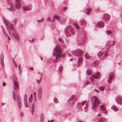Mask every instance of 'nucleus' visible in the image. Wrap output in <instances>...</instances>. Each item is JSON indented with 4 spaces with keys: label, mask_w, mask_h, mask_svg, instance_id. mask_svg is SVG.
Listing matches in <instances>:
<instances>
[{
    "label": "nucleus",
    "mask_w": 122,
    "mask_h": 122,
    "mask_svg": "<svg viewBox=\"0 0 122 122\" xmlns=\"http://www.w3.org/2000/svg\"><path fill=\"white\" fill-rule=\"evenodd\" d=\"M29 41L30 42L32 43V42H34V41H35V39L34 38L32 39V40L31 42L30 41V40H29Z\"/></svg>",
    "instance_id": "6e6d98bb"
},
{
    "label": "nucleus",
    "mask_w": 122,
    "mask_h": 122,
    "mask_svg": "<svg viewBox=\"0 0 122 122\" xmlns=\"http://www.w3.org/2000/svg\"><path fill=\"white\" fill-rule=\"evenodd\" d=\"M17 99L18 103L19 108L20 109L21 107V102L20 97L18 96L17 97Z\"/></svg>",
    "instance_id": "9b49d317"
},
{
    "label": "nucleus",
    "mask_w": 122,
    "mask_h": 122,
    "mask_svg": "<svg viewBox=\"0 0 122 122\" xmlns=\"http://www.w3.org/2000/svg\"><path fill=\"white\" fill-rule=\"evenodd\" d=\"M110 18V15L107 14H104L103 15V19L106 21H108Z\"/></svg>",
    "instance_id": "6e6552de"
},
{
    "label": "nucleus",
    "mask_w": 122,
    "mask_h": 122,
    "mask_svg": "<svg viewBox=\"0 0 122 122\" xmlns=\"http://www.w3.org/2000/svg\"><path fill=\"white\" fill-rule=\"evenodd\" d=\"M4 54H2L0 56L1 59V66L2 67L4 66Z\"/></svg>",
    "instance_id": "2eb2a0df"
},
{
    "label": "nucleus",
    "mask_w": 122,
    "mask_h": 122,
    "mask_svg": "<svg viewBox=\"0 0 122 122\" xmlns=\"http://www.w3.org/2000/svg\"><path fill=\"white\" fill-rule=\"evenodd\" d=\"M75 96L74 95H72L70 99L68 100V101L69 102V101H72L73 100L74 102L76 100L77 98H75Z\"/></svg>",
    "instance_id": "a211bd4d"
},
{
    "label": "nucleus",
    "mask_w": 122,
    "mask_h": 122,
    "mask_svg": "<svg viewBox=\"0 0 122 122\" xmlns=\"http://www.w3.org/2000/svg\"><path fill=\"white\" fill-rule=\"evenodd\" d=\"M17 78L15 74H14L13 76V82L15 81H17Z\"/></svg>",
    "instance_id": "2f4dec72"
},
{
    "label": "nucleus",
    "mask_w": 122,
    "mask_h": 122,
    "mask_svg": "<svg viewBox=\"0 0 122 122\" xmlns=\"http://www.w3.org/2000/svg\"><path fill=\"white\" fill-rule=\"evenodd\" d=\"M23 9L24 11H30V10H29L28 7L26 5H25L23 7Z\"/></svg>",
    "instance_id": "6ab92c4d"
},
{
    "label": "nucleus",
    "mask_w": 122,
    "mask_h": 122,
    "mask_svg": "<svg viewBox=\"0 0 122 122\" xmlns=\"http://www.w3.org/2000/svg\"><path fill=\"white\" fill-rule=\"evenodd\" d=\"M113 43L111 45H110V46H114L115 44V42L114 41H113Z\"/></svg>",
    "instance_id": "603ef678"
},
{
    "label": "nucleus",
    "mask_w": 122,
    "mask_h": 122,
    "mask_svg": "<svg viewBox=\"0 0 122 122\" xmlns=\"http://www.w3.org/2000/svg\"><path fill=\"white\" fill-rule=\"evenodd\" d=\"M106 33L108 35H112V32L109 30H106Z\"/></svg>",
    "instance_id": "b1692460"
},
{
    "label": "nucleus",
    "mask_w": 122,
    "mask_h": 122,
    "mask_svg": "<svg viewBox=\"0 0 122 122\" xmlns=\"http://www.w3.org/2000/svg\"><path fill=\"white\" fill-rule=\"evenodd\" d=\"M54 101L56 103H57L58 102V100L56 97H54Z\"/></svg>",
    "instance_id": "f704fd0d"
},
{
    "label": "nucleus",
    "mask_w": 122,
    "mask_h": 122,
    "mask_svg": "<svg viewBox=\"0 0 122 122\" xmlns=\"http://www.w3.org/2000/svg\"><path fill=\"white\" fill-rule=\"evenodd\" d=\"M63 68V67L62 66H60L58 70L60 72H61L62 71V69Z\"/></svg>",
    "instance_id": "e433bc0d"
},
{
    "label": "nucleus",
    "mask_w": 122,
    "mask_h": 122,
    "mask_svg": "<svg viewBox=\"0 0 122 122\" xmlns=\"http://www.w3.org/2000/svg\"><path fill=\"white\" fill-rule=\"evenodd\" d=\"M99 89L101 91H103L105 89V87L103 86H100L98 87Z\"/></svg>",
    "instance_id": "72a5a7b5"
},
{
    "label": "nucleus",
    "mask_w": 122,
    "mask_h": 122,
    "mask_svg": "<svg viewBox=\"0 0 122 122\" xmlns=\"http://www.w3.org/2000/svg\"><path fill=\"white\" fill-rule=\"evenodd\" d=\"M32 97H32V94H31V95H30V97L29 98H32Z\"/></svg>",
    "instance_id": "69168bd1"
},
{
    "label": "nucleus",
    "mask_w": 122,
    "mask_h": 122,
    "mask_svg": "<svg viewBox=\"0 0 122 122\" xmlns=\"http://www.w3.org/2000/svg\"><path fill=\"white\" fill-rule=\"evenodd\" d=\"M104 24L103 22H99L97 24L96 26L97 27L102 28L104 27Z\"/></svg>",
    "instance_id": "ddd939ff"
},
{
    "label": "nucleus",
    "mask_w": 122,
    "mask_h": 122,
    "mask_svg": "<svg viewBox=\"0 0 122 122\" xmlns=\"http://www.w3.org/2000/svg\"><path fill=\"white\" fill-rule=\"evenodd\" d=\"M12 95L13 98L14 100H15V94L13 93H12Z\"/></svg>",
    "instance_id": "09e8293b"
},
{
    "label": "nucleus",
    "mask_w": 122,
    "mask_h": 122,
    "mask_svg": "<svg viewBox=\"0 0 122 122\" xmlns=\"http://www.w3.org/2000/svg\"><path fill=\"white\" fill-rule=\"evenodd\" d=\"M7 27L8 28V32L9 33L10 35L12 33L11 31H13L12 33L13 36L15 37V39L18 41L19 40V39L18 37V35L15 31V30L14 28L12 26L11 24H10V25L7 26Z\"/></svg>",
    "instance_id": "7ed1b4c3"
},
{
    "label": "nucleus",
    "mask_w": 122,
    "mask_h": 122,
    "mask_svg": "<svg viewBox=\"0 0 122 122\" xmlns=\"http://www.w3.org/2000/svg\"><path fill=\"white\" fill-rule=\"evenodd\" d=\"M79 23L80 25H81L83 24H86V23L85 21L84 20L82 19L80 20L79 22Z\"/></svg>",
    "instance_id": "a878e982"
},
{
    "label": "nucleus",
    "mask_w": 122,
    "mask_h": 122,
    "mask_svg": "<svg viewBox=\"0 0 122 122\" xmlns=\"http://www.w3.org/2000/svg\"><path fill=\"white\" fill-rule=\"evenodd\" d=\"M66 9V7H64L63 9V10L65 11Z\"/></svg>",
    "instance_id": "774afa93"
},
{
    "label": "nucleus",
    "mask_w": 122,
    "mask_h": 122,
    "mask_svg": "<svg viewBox=\"0 0 122 122\" xmlns=\"http://www.w3.org/2000/svg\"><path fill=\"white\" fill-rule=\"evenodd\" d=\"M34 103H33L32 105V108H31L32 109L35 110V108L34 107Z\"/></svg>",
    "instance_id": "3c124183"
},
{
    "label": "nucleus",
    "mask_w": 122,
    "mask_h": 122,
    "mask_svg": "<svg viewBox=\"0 0 122 122\" xmlns=\"http://www.w3.org/2000/svg\"><path fill=\"white\" fill-rule=\"evenodd\" d=\"M43 88L41 86H39L38 90L37 93L38 99L39 100H41L42 97L43 93Z\"/></svg>",
    "instance_id": "20e7f679"
},
{
    "label": "nucleus",
    "mask_w": 122,
    "mask_h": 122,
    "mask_svg": "<svg viewBox=\"0 0 122 122\" xmlns=\"http://www.w3.org/2000/svg\"><path fill=\"white\" fill-rule=\"evenodd\" d=\"M2 29L3 33L4 34L5 36L6 37H7V36H8V34L6 33L5 30L3 28H2Z\"/></svg>",
    "instance_id": "cd10ccee"
},
{
    "label": "nucleus",
    "mask_w": 122,
    "mask_h": 122,
    "mask_svg": "<svg viewBox=\"0 0 122 122\" xmlns=\"http://www.w3.org/2000/svg\"><path fill=\"white\" fill-rule=\"evenodd\" d=\"M73 28L70 25L67 26L65 28V32L66 34L72 35L74 34L73 31Z\"/></svg>",
    "instance_id": "39448f33"
},
{
    "label": "nucleus",
    "mask_w": 122,
    "mask_h": 122,
    "mask_svg": "<svg viewBox=\"0 0 122 122\" xmlns=\"http://www.w3.org/2000/svg\"><path fill=\"white\" fill-rule=\"evenodd\" d=\"M14 82V90L17 92L18 91L19 85L17 81H15Z\"/></svg>",
    "instance_id": "1a4fd4ad"
},
{
    "label": "nucleus",
    "mask_w": 122,
    "mask_h": 122,
    "mask_svg": "<svg viewBox=\"0 0 122 122\" xmlns=\"http://www.w3.org/2000/svg\"><path fill=\"white\" fill-rule=\"evenodd\" d=\"M86 102V100L85 101H83L81 102V104L82 106L85 104V103Z\"/></svg>",
    "instance_id": "a18cd8bd"
},
{
    "label": "nucleus",
    "mask_w": 122,
    "mask_h": 122,
    "mask_svg": "<svg viewBox=\"0 0 122 122\" xmlns=\"http://www.w3.org/2000/svg\"><path fill=\"white\" fill-rule=\"evenodd\" d=\"M103 52L100 51L99 52L98 54V56H100L102 55L103 54Z\"/></svg>",
    "instance_id": "ea45409f"
},
{
    "label": "nucleus",
    "mask_w": 122,
    "mask_h": 122,
    "mask_svg": "<svg viewBox=\"0 0 122 122\" xmlns=\"http://www.w3.org/2000/svg\"><path fill=\"white\" fill-rule=\"evenodd\" d=\"M13 61L14 63V65L15 67L16 68L18 66L16 63L15 62V61H14L13 60Z\"/></svg>",
    "instance_id": "58836bf2"
},
{
    "label": "nucleus",
    "mask_w": 122,
    "mask_h": 122,
    "mask_svg": "<svg viewBox=\"0 0 122 122\" xmlns=\"http://www.w3.org/2000/svg\"><path fill=\"white\" fill-rule=\"evenodd\" d=\"M91 101L92 108L93 109H95L98 105L100 104V101L99 99L96 96H93Z\"/></svg>",
    "instance_id": "f03ea898"
},
{
    "label": "nucleus",
    "mask_w": 122,
    "mask_h": 122,
    "mask_svg": "<svg viewBox=\"0 0 122 122\" xmlns=\"http://www.w3.org/2000/svg\"><path fill=\"white\" fill-rule=\"evenodd\" d=\"M100 74L99 72H97L96 75H92L91 76V77H90V79L91 81H94V78L99 79L100 76Z\"/></svg>",
    "instance_id": "0eeeda50"
},
{
    "label": "nucleus",
    "mask_w": 122,
    "mask_h": 122,
    "mask_svg": "<svg viewBox=\"0 0 122 122\" xmlns=\"http://www.w3.org/2000/svg\"><path fill=\"white\" fill-rule=\"evenodd\" d=\"M92 58V57L90 56L89 54L87 53H86L85 54V58L86 59H89L90 58Z\"/></svg>",
    "instance_id": "5701e85b"
},
{
    "label": "nucleus",
    "mask_w": 122,
    "mask_h": 122,
    "mask_svg": "<svg viewBox=\"0 0 122 122\" xmlns=\"http://www.w3.org/2000/svg\"><path fill=\"white\" fill-rule=\"evenodd\" d=\"M113 76L114 74L113 73H111L109 74L107 80V81L109 83H111V81Z\"/></svg>",
    "instance_id": "9d476101"
},
{
    "label": "nucleus",
    "mask_w": 122,
    "mask_h": 122,
    "mask_svg": "<svg viewBox=\"0 0 122 122\" xmlns=\"http://www.w3.org/2000/svg\"><path fill=\"white\" fill-rule=\"evenodd\" d=\"M84 53V52L80 49L77 50L73 52V53L74 55L77 56L81 55L82 54H83Z\"/></svg>",
    "instance_id": "423d86ee"
},
{
    "label": "nucleus",
    "mask_w": 122,
    "mask_h": 122,
    "mask_svg": "<svg viewBox=\"0 0 122 122\" xmlns=\"http://www.w3.org/2000/svg\"><path fill=\"white\" fill-rule=\"evenodd\" d=\"M100 122H106V120L104 118H102L100 120Z\"/></svg>",
    "instance_id": "473e14b6"
},
{
    "label": "nucleus",
    "mask_w": 122,
    "mask_h": 122,
    "mask_svg": "<svg viewBox=\"0 0 122 122\" xmlns=\"http://www.w3.org/2000/svg\"><path fill=\"white\" fill-rule=\"evenodd\" d=\"M110 42L111 41H107L106 43V45L108 46L110 44Z\"/></svg>",
    "instance_id": "49530a36"
},
{
    "label": "nucleus",
    "mask_w": 122,
    "mask_h": 122,
    "mask_svg": "<svg viewBox=\"0 0 122 122\" xmlns=\"http://www.w3.org/2000/svg\"><path fill=\"white\" fill-rule=\"evenodd\" d=\"M15 7L18 9H20L21 7V5L20 3H15Z\"/></svg>",
    "instance_id": "dca6fc26"
},
{
    "label": "nucleus",
    "mask_w": 122,
    "mask_h": 122,
    "mask_svg": "<svg viewBox=\"0 0 122 122\" xmlns=\"http://www.w3.org/2000/svg\"><path fill=\"white\" fill-rule=\"evenodd\" d=\"M58 41L59 42H60L61 43H63V41L62 38H58Z\"/></svg>",
    "instance_id": "4c0bfd02"
},
{
    "label": "nucleus",
    "mask_w": 122,
    "mask_h": 122,
    "mask_svg": "<svg viewBox=\"0 0 122 122\" xmlns=\"http://www.w3.org/2000/svg\"><path fill=\"white\" fill-rule=\"evenodd\" d=\"M53 18L54 19H56L57 20H59L60 19V17L59 16L56 15H54V16ZM55 21V20L54 19L53 20L51 21V22H53Z\"/></svg>",
    "instance_id": "393cba45"
},
{
    "label": "nucleus",
    "mask_w": 122,
    "mask_h": 122,
    "mask_svg": "<svg viewBox=\"0 0 122 122\" xmlns=\"http://www.w3.org/2000/svg\"><path fill=\"white\" fill-rule=\"evenodd\" d=\"M98 64V61H94L91 64V66L93 67L96 66Z\"/></svg>",
    "instance_id": "aec40b11"
},
{
    "label": "nucleus",
    "mask_w": 122,
    "mask_h": 122,
    "mask_svg": "<svg viewBox=\"0 0 122 122\" xmlns=\"http://www.w3.org/2000/svg\"><path fill=\"white\" fill-rule=\"evenodd\" d=\"M116 102L118 104H122V97H117L116 99Z\"/></svg>",
    "instance_id": "f8f14e48"
},
{
    "label": "nucleus",
    "mask_w": 122,
    "mask_h": 122,
    "mask_svg": "<svg viewBox=\"0 0 122 122\" xmlns=\"http://www.w3.org/2000/svg\"><path fill=\"white\" fill-rule=\"evenodd\" d=\"M82 106L81 103L79 102H78L76 105V107L77 108L79 109Z\"/></svg>",
    "instance_id": "c85d7f7f"
},
{
    "label": "nucleus",
    "mask_w": 122,
    "mask_h": 122,
    "mask_svg": "<svg viewBox=\"0 0 122 122\" xmlns=\"http://www.w3.org/2000/svg\"><path fill=\"white\" fill-rule=\"evenodd\" d=\"M91 11V9L90 8H87L86 11V13L87 15H89Z\"/></svg>",
    "instance_id": "4be33fe9"
},
{
    "label": "nucleus",
    "mask_w": 122,
    "mask_h": 122,
    "mask_svg": "<svg viewBox=\"0 0 122 122\" xmlns=\"http://www.w3.org/2000/svg\"><path fill=\"white\" fill-rule=\"evenodd\" d=\"M7 36L8 37V40H9V41H10V37L8 35V36Z\"/></svg>",
    "instance_id": "e2e57ef3"
},
{
    "label": "nucleus",
    "mask_w": 122,
    "mask_h": 122,
    "mask_svg": "<svg viewBox=\"0 0 122 122\" xmlns=\"http://www.w3.org/2000/svg\"><path fill=\"white\" fill-rule=\"evenodd\" d=\"M43 20L44 19L43 18H42L41 20H37V21L38 22V23H42L43 22Z\"/></svg>",
    "instance_id": "c9c22d12"
},
{
    "label": "nucleus",
    "mask_w": 122,
    "mask_h": 122,
    "mask_svg": "<svg viewBox=\"0 0 122 122\" xmlns=\"http://www.w3.org/2000/svg\"><path fill=\"white\" fill-rule=\"evenodd\" d=\"M37 82L38 83H39L40 82H41L40 80H37Z\"/></svg>",
    "instance_id": "0e129e2a"
},
{
    "label": "nucleus",
    "mask_w": 122,
    "mask_h": 122,
    "mask_svg": "<svg viewBox=\"0 0 122 122\" xmlns=\"http://www.w3.org/2000/svg\"><path fill=\"white\" fill-rule=\"evenodd\" d=\"M92 71L90 70H87L86 72V74L87 76H89L92 74Z\"/></svg>",
    "instance_id": "412c9836"
},
{
    "label": "nucleus",
    "mask_w": 122,
    "mask_h": 122,
    "mask_svg": "<svg viewBox=\"0 0 122 122\" xmlns=\"http://www.w3.org/2000/svg\"><path fill=\"white\" fill-rule=\"evenodd\" d=\"M6 85V84L5 83V82H4L3 83V86H5Z\"/></svg>",
    "instance_id": "052dcab7"
},
{
    "label": "nucleus",
    "mask_w": 122,
    "mask_h": 122,
    "mask_svg": "<svg viewBox=\"0 0 122 122\" xmlns=\"http://www.w3.org/2000/svg\"><path fill=\"white\" fill-rule=\"evenodd\" d=\"M20 3L19 0H15V3Z\"/></svg>",
    "instance_id": "8fccbe9b"
},
{
    "label": "nucleus",
    "mask_w": 122,
    "mask_h": 122,
    "mask_svg": "<svg viewBox=\"0 0 122 122\" xmlns=\"http://www.w3.org/2000/svg\"><path fill=\"white\" fill-rule=\"evenodd\" d=\"M104 55L105 56H108V54L107 53V52L106 51L104 53Z\"/></svg>",
    "instance_id": "c03bdc74"
},
{
    "label": "nucleus",
    "mask_w": 122,
    "mask_h": 122,
    "mask_svg": "<svg viewBox=\"0 0 122 122\" xmlns=\"http://www.w3.org/2000/svg\"><path fill=\"white\" fill-rule=\"evenodd\" d=\"M20 114L21 116V117H22L24 115V114H23V113L22 112H21L20 113Z\"/></svg>",
    "instance_id": "bf43d9fd"
},
{
    "label": "nucleus",
    "mask_w": 122,
    "mask_h": 122,
    "mask_svg": "<svg viewBox=\"0 0 122 122\" xmlns=\"http://www.w3.org/2000/svg\"><path fill=\"white\" fill-rule=\"evenodd\" d=\"M86 106L85 107H84V109L85 110V112H87L88 111L87 109V106L86 104Z\"/></svg>",
    "instance_id": "37998d69"
},
{
    "label": "nucleus",
    "mask_w": 122,
    "mask_h": 122,
    "mask_svg": "<svg viewBox=\"0 0 122 122\" xmlns=\"http://www.w3.org/2000/svg\"><path fill=\"white\" fill-rule=\"evenodd\" d=\"M32 98H29V102L31 103L32 102Z\"/></svg>",
    "instance_id": "5fc2aeb1"
},
{
    "label": "nucleus",
    "mask_w": 122,
    "mask_h": 122,
    "mask_svg": "<svg viewBox=\"0 0 122 122\" xmlns=\"http://www.w3.org/2000/svg\"><path fill=\"white\" fill-rule=\"evenodd\" d=\"M24 102L25 107H28V106L27 101H24Z\"/></svg>",
    "instance_id": "79ce46f5"
},
{
    "label": "nucleus",
    "mask_w": 122,
    "mask_h": 122,
    "mask_svg": "<svg viewBox=\"0 0 122 122\" xmlns=\"http://www.w3.org/2000/svg\"><path fill=\"white\" fill-rule=\"evenodd\" d=\"M20 64L19 66V70H20Z\"/></svg>",
    "instance_id": "338daca9"
},
{
    "label": "nucleus",
    "mask_w": 122,
    "mask_h": 122,
    "mask_svg": "<svg viewBox=\"0 0 122 122\" xmlns=\"http://www.w3.org/2000/svg\"><path fill=\"white\" fill-rule=\"evenodd\" d=\"M80 62H79V63H78V65H77V66L78 67H79L80 66Z\"/></svg>",
    "instance_id": "680f3d73"
},
{
    "label": "nucleus",
    "mask_w": 122,
    "mask_h": 122,
    "mask_svg": "<svg viewBox=\"0 0 122 122\" xmlns=\"http://www.w3.org/2000/svg\"><path fill=\"white\" fill-rule=\"evenodd\" d=\"M112 109H113L115 111H116L118 110V108L116 106H112L111 107Z\"/></svg>",
    "instance_id": "bb28decb"
},
{
    "label": "nucleus",
    "mask_w": 122,
    "mask_h": 122,
    "mask_svg": "<svg viewBox=\"0 0 122 122\" xmlns=\"http://www.w3.org/2000/svg\"><path fill=\"white\" fill-rule=\"evenodd\" d=\"M18 21V19L17 18H15L12 22V25H15Z\"/></svg>",
    "instance_id": "f3484780"
},
{
    "label": "nucleus",
    "mask_w": 122,
    "mask_h": 122,
    "mask_svg": "<svg viewBox=\"0 0 122 122\" xmlns=\"http://www.w3.org/2000/svg\"><path fill=\"white\" fill-rule=\"evenodd\" d=\"M61 50L59 46H56L54 48L53 53V56H56V60L58 58L60 57H64L65 56L64 54L61 55Z\"/></svg>",
    "instance_id": "f257e3e1"
},
{
    "label": "nucleus",
    "mask_w": 122,
    "mask_h": 122,
    "mask_svg": "<svg viewBox=\"0 0 122 122\" xmlns=\"http://www.w3.org/2000/svg\"><path fill=\"white\" fill-rule=\"evenodd\" d=\"M74 25L77 29H79L80 28V27L77 24L75 23L74 24Z\"/></svg>",
    "instance_id": "c756f323"
},
{
    "label": "nucleus",
    "mask_w": 122,
    "mask_h": 122,
    "mask_svg": "<svg viewBox=\"0 0 122 122\" xmlns=\"http://www.w3.org/2000/svg\"><path fill=\"white\" fill-rule=\"evenodd\" d=\"M83 60L82 57V56L80 57H79V59L78 60L77 63H79V62L81 63L82 61Z\"/></svg>",
    "instance_id": "7c9ffc66"
},
{
    "label": "nucleus",
    "mask_w": 122,
    "mask_h": 122,
    "mask_svg": "<svg viewBox=\"0 0 122 122\" xmlns=\"http://www.w3.org/2000/svg\"><path fill=\"white\" fill-rule=\"evenodd\" d=\"M7 9L9 10L10 11H12V12H13V10H12V8H7Z\"/></svg>",
    "instance_id": "13d9d810"
},
{
    "label": "nucleus",
    "mask_w": 122,
    "mask_h": 122,
    "mask_svg": "<svg viewBox=\"0 0 122 122\" xmlns=\"http://www.w3.org/2000/svg\"><path fill=\"white\" fill-rule=\"evenodd\" d=\"M34 111L35 110L31 109V113L32 115H34Z\"/></svg>",
    "instance_id": "864d4df0"
},
{
    "label": "nucleus",
    "mask_w": 122,
    "mask_h": 122,
    "mask_svg": "<svg viewBox=\"0 0 122 122\" xmlns=\"http://www.w3.org/2000/svg\"><path fill=\"white\" fill-rule=\"evenodd\" d=\"M27 96L26 94H25L24 96V101H27Z\"/></svg>",
    "instance_id": "a19ab883"
},
{
    "label": "nucleus",
    "mask_w": 122,
    "mask_h": 122,
    "mask_svg": "<svg viewBox=\"0 0 122 122\" xmlns=\"http://www.w3.org/2000/svg\"><path fill=\"white\" fill-rule=\"evenodd\" d=\"M89 83V82L88 81H87L86 82L84 83V85L85 86H86Z\"/></svg>",
    "instance_id": "de8ad7c7"
},
{
    "label": "nucleus",
    "mask_w": 122,
    "mask_h": 122,
    "mask_svg": "<svg viewBox=\"0 0 122 122\" xmlns=\"http://www.w3.org/2000/svg\"><path fill=\"white\" fill-rule=\"evenodd\" d=\"M105 105H102L100 107V108L101 110L103 111L105 113H106V111L105 109Z\"/></svg>",
    "instance_id": "4468645a"
},
{
    "label": "nucleus",
    "mask_w": 122,
    "mask_h": 122,
    "mask_svg": "<svg viewBox=\"0 0 122 122\" xmlns=\"http://www.w3.org/2000/svg\"><path fill=\"white\" fill-rule=\"evenodd\" d=\"M94 90L96 92H97L98 93H99V91L96 89H95Z\"/></svg>",
    "instance_id": "4d7b16f0"
}]
</instances>
